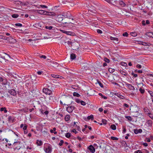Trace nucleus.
Returning <instances> with one entry per match:
<instances>
[{"label":"nucleus","mask_w":153,"mask_h":153,"mask_svg":"<svg viewBox=\"0 0 153 153\" xmlns=\"http://www.w3.org/2000/svg\"><path fill=\"white\" fill-rule=\"evenodd\" d=\"M104 61L105 62L107 63H109L110 62L109 59L106 58H104Z\"/></svg>","instance_id":"nucleus-51"},{"label":"nucleus","mask_w":153,"mask_h":153,"mask_svg":"<svg viewBox=\"0 0 153 153\" xmlns=\"http://www.w3.org/2000/svg\"><path fill=\"white\" fill-rule=\"evenodd\" d=\"M146 124L148 125V126H152V122L151 120H149L146 122Z\"/></svg>","instance_id":"nucleus-22"},{"label":"nucleus","mask_w":153,"mask_h":153,"mask_svg":"<svg viewBox=\"0 0 153 153\" xmlns=\"http://www.w3.org/2000/svg\"><path fill=\"white\" fill-rule=\"evenodd\" d=\"M44 149L46 153H51L52 149L51 146L50 144L46 143L44 145Z\"/></svg>","instance_id":"nucleus-2"},{"label":"nucleus","mask_w":153,"mask_h":153,"mask_svg":"<svg viewBox=\"0 0 153 153\" xmlns=\"http://www.w3.org/2000/svg\"><path fill=\"white\" fill-rule=\"evenodd\" d=\"M10 42L13 43H15L16 42V41L15 39L13 38L12 37L10 38Z\"/></svg>","instance_id":"nucleus-34"},{"label":"nucleus","mask_w":153,"mask_h":153,"mask_svg":"<svg viewBox=\"0 0 153 153\" xmlns=\"http://www.w3.org/2000/svg\"><path fill=\"white\" fill-rule=\"evenodd\" d=\"M37 7L39 8H40V7L47 8L48 7L45 5H41L39 7Z\"/></svg>","instance_id":"nucleus-36"},{"label":"nucleus","mask_w":153,"mask_h":153,"mask_svg":"<svg viewBox=\"0 0 153 153\" xmlns=\"http://www.w3.org/2000/svg\"><path fill=\"white\" fill-rule=\"evenodd\" d=\"M23 143L19 141L15 142L13 144V149L15 151H18L22 146Z\"/></svg>","instance_id":"nucleus-1"},{"label":"nucleus","mask_w":153,"mask_h":153,"mask_svg":"<svg viewBox=\"0 0 153 153\" xmlns=\"http://www.w3.org/2000/svg\"><path fill=\"white\" fill-rule=\"evenodd\" d=\"M28 108L27 107H25V108L21 109L20 111H23L24 112H26L28 111Z\"/></svg>","instance_id":"nucleus-25"},{"label":"nucleus","mask_w":153,"mask_h":153,"mask_svg":"<svg viewBox=\"0 0 153 153\" xmlns=\"http://www.w3.org/2000/svg\"><path fill=\"white\" fill-rule=\"evenodd\" d=\"M6 60V57L5 56H3L1 55L0 57V62L2 63L4 61Z\"/></svg>","instance_id":"nucleus-15"},{"label":"nucleus","mask_w":153,"mask_h":153,"mask_svg":"<svg viewBox=\"0 0 153 153\" xmlns=\"http://www.w3.org/2000/svg\"><path fill=\"white\" fill-rule=\"evenodd\" d=\"M123 36L127 37L128 36V34L127 33V32H125V33H123Z\"/></svg>","instance_id":"nucleus-47"},{"label":"nucleus","mask_w":153,"mask_h":153,"mask_svg":"<svg viewBox=\"0 0 153 153\" xmlns=\"http://www.w3.org/2000/svg\"><path fill=\"white\" fill-rule=\"evenodd\" d=\"M125 83L128 88L129 90L134 91L135 90V88L134 86L132 85H131L128 84L127 82H126Z\"/></svg>","instance_id":"nucleus-7"},{"label":"nucleus","mask_w":153,"mask_h":153,"mask_svg":"<svg viewBox=\"0 0 153 153\" xmlns=\"http://www.w3.org/2000/svg\"><path fill=\"white\" fill-rule=\"evenodd\" d=\"M15 120V117L13 116H9L7 117V121L9 123H13Z\"/></svg>","instance_id":"nucleus-4"},{"label":"nucleus","mask_w":153,"mask_h":153,"mask_svg":"<svg viewBox=\"0 0 153 153\" xmlns=\"http://www.w3.org/2000/svg\"><path fill=\"white\" fill-rule=\"evenodd\" d=\"M72 132L74 133L75 134H76L77 133V132L76 131L75 129H73L72 131Z\"/></svg>","instance_id":"nucleus-60"},{"label":"nucleus","mask_w":153,"mask_h":153,"mask_svg":"<svg viewBox=\"0 0 153 153\" xmlns=\"http://www.w3.org/2000/svg\"><path fill=\"white\" fill-rule=\"evenodd\" d=\"M48 14L46 15H55V13H52V12H48Z\"/></svg>","instance_id":"nucleus-37"},{"label":"nucleus","mask_w":153,"mask_h":153,"mask_svg":"<svg viewBox=\"0 0 153 153\" xmlns=\"http://www.w3.org/2000/svg\"><path fill=\"white\" fill-rule=\"evenodd\" d=\"M27 126L26 124H25L23 128V130L24 131V130H26L27 129Z\"/></svg>","instance_id":"nucleus-46"},{"label":"nucleus","mask_w":153,"mask_h":153,"mask_svg":"<svg viewBox=\"0 0 153 153\" xmlns=\"http://www.w3.org/2000/svg\"><path fill=\"white\" fill-rule=\"evenodd\" d=\"M148 114L150 117L153 120V114H150V113H148Z\"/></svg>","instance_id":"nucleus-50"},{"label":"nucleus","mask_w":153,"mask_h":153,"mask_svg":"<svg viewBox=\"0 0 153 153\" xmlns=\"http://www.w3.org/2000/svg\"><path fill=\"white\" fill-rule=\"evenodd\" d=\"M153 34V32H148L146 33V35L148 36L149 37H152Z\"/></svg>","instance_id":"nucleus-19"},{"label":"nucleus","mask_w":153,"mask_h":153,"mask_svg":"<svg viewBox=\"0 0 153 153\" xmlns=\"http://www.w3.org/2000/svg\"><path fill=\"white\" fill-rule=\"evenodd\" d=\"M70 13L69 12H66L62 14V16L64 18H68L69 16Z\"/></svg>","instance_id":"nucleus-13"},{"label":"nucleus","mask_w":153,"mask_h":153,"mask_svg":"<svg viewBox=\"0 0 153 153\" xmlns=\"http://www.w3.org/2000/svg\"><path fill=\"white\" fill-rule=\"evenodd\" d=\"M64 143V141L62 140H61L60 141V142L59 143V145L60 146H62Z\"/></svg>","instance_id":"nucleus-42"},{"label":"nucleus","mask_w":153,"mask_h":153,"mask_svg":"<svg viewBox=\"0 0 153 153\" xmlns=\"http://www.w3.org/2000/svg\"><path fill=\"white\" fill-rule=\"evenodd\" d=\"M149 92L151 96L153 97V92L151 91H149Z\"/></svg>","instance_id":"nucleus-56"},{"label":"nucleus","mask_w":153,"mask_h":153,"mask_svg":"<svg viewBox=\"0 0 153 153\" xmlns=\"http://www.w3.org/2000/svg\"><path fill=\"white\" fill-rule=\"evenodd\" d=\"M15 25L16 26L19 27H21L22 25L20 23H16Z\"/></svg>","instance_id":"nucleus-49"},{"label":"nucleus","mask_w":153,"mask_h":153,"mask_svg":"<svg viewBox=\"0 0 153 153\" xmlns=\"http://www.w3.org/2000/svg\"><path fill=\"white\" fill-rule=\"evenodd\" d=\"M51 76L55 78H59V76L58 75H55V74H51Z\"/></svg>","instance_id":"nucleus-28"},{"label":"nucleus","mask_w":153,"mask_h":153,"mask_svg":"<svg viewBox=\"0 0 153 153\" xmlns=\"http://www.w3.org/2000/svg\"><path fill=\"white\" fill-rule=\"evenodd\" d=\"M139 91H140L141 93L143 94L145 92V90L144 89L142 88H140L139 89Z\"/></svg>","instance_id":"nucleus-29"},{"label":"nucleus","mask_w":153,"mask_h":153,"mask_svg":"<svg viewBox=\"0 0 153 153\" xmlns=\"http://www.w3.org/2000/svg\"><path fill=\"white\" fill-rule=\"evenodd\" d=\"M12 16L13 18H16L19 16V15L17 14H14L12 15Z\"/></svg>","instance_id":"nucleus-39"},{"label":"nucleus","mask_w":153,"mask_h":153,"mask_svg":"<svg viewBox=\"0 0 153 153\" xmlns=\"http://www.w3.org/2000/svg\"><path fill=\"white\" fill-rule=\"evenodd\" d=\"M120 4L123 7H124L126 5L125 4L123 1L120 0Z\"/></svg>","instance_id":"nucleus-30"},{"label":"nucleus","mask_w":153,"mask_h":153,"mask_svg":"<svg viewBox=\"0 0 153 153\" xmlns=\"http://www.w3.org/2000/svg\"><path fill=\"white\" fill-rule=\"evenodd\" d=\"M97 32L98 33H102V31L101 30H99V29L97 30Z\"/></svg>","instance_id":"nucleus-57"},{"label":"nucleus","mask_w":153,"mask_h":153,"mask_svg":"<svg viewBox=\"0 0 153 153\" xmlns=\"http://www.w3.org/2000/svg\"><path fill=\"white\" fill-rule=\"evenodd\" d=\"M142 132V130L141 129H134V132L136 134H137L138 133H141Z\"/></svg>","instance_id":"nucleus-18"},{"label":"nucleus","mask_w":153,"mask_h":153,"mask_svg":"<svg viewBox=\"0 0 153 153\" xmlns=\"http://www.w3.org/2000/svg\"><path fill=\"white\" fill-rule=\"evenodd\" d=\"M60 30L62 33H65L67 35H70L72 36H75L76 35L75 33L73 32L70 31H67L63 30Z\"/></svg>","instance_id":"nucleus-3"},{"label":"nucleus","mask_w":153,"mask_h":153,"mask_svg":"<svg viewBox=\"0 0 153 153\" xmlns=\"http://www.w3.org/2000/svg\"><path fill=\"white\" fill-rule=\"evenodd\" d=\"M40 111L42 114H45L46 115H47L48 113V111L47 110V108L45 107H42L40 110Z\"/></svg>","instance_id":"nucleus-5"},{"label":"nucleus","mask_w":153,"mask_h":153,"mask_svg":"<svg viewBox=\"0 0 153 153\" xmlns=\"http://www.w3.org/2000/svg\"><path fill=\"white\" fill-rule=\"evenodd\" d=\"M134 153H149V152L146 149H144L142 151L138 150L135 151Z\"/></svg>","instance_id":"nucleus-9"},{"label":"nucleus","mask_w":153,"mask_h":153,"mask_svg":"<svg viewBox=\"0 0 153 153\" xmlns=\"http://www.w3.org/2000/svg\"><path fill=\"white\" fill-rule=\"evenodd\" d=\"M70 57L71 59L73 60L75 59L76 58V56L75 54L74 53H72L71 54Z\"/></svg>","instance_id":"nucleus-21"},{"label":"nucleus","mask_w":153,"mask_h":153,"mask_svg":"<svg viewBox=\"0 0 153 153\" xmlns=\"http://www.w3.org/2000/svg\"><path fill=\"white\" fill-rule=\"evenodd\" d=\"M98 83L99 84V85L102 88H103V84L100 82H98Z\"/></svg>","instance_id":"nucleus-59"},{"label":"nucleus","mask_w":153,"mask_h":153,"mask_svg":"<svg viewBox=\"0 0 153 153\" xmlns=\"http://www.w3.org/2000/svg\"><path fill=\"white\" fill-rule=\"evenodd\" d=\"M42 91L46 94L50 95L52 94V91L51 90L48 88H43L42 90Z\"/></svg>","instance_id":"nucleus-6"},{"label":"nucleus","mask_w":153,"mask_h":153,"mask_svg":"<svg viewBox=\"0 0 153 153\" xmlns=\"http://www.w3.org/2000/svg\"><path fill=\"white\" fill-rule=\"evenodd\" d=\"M81 100H80L79 99H76L75 100V101L77 103H80Z\"/></svg>","instance_id":"nucleus-54"},{"label":"nucleus","mask_w":153,"mask_h":153,"mask_svg":"<svg viewBox=\"0 0 153 153\" xmlns=\"http://www.w3.org/2000/svg\"><path fill=\"white\" fill-rule=\"evenodd\" d=\"M131 35L133 36H137V34L135 32H132L131 33Z\"/></svg>","instance_id":"nucleus-43"},{"label":"nucleus","mask_w":153,"mask_h":153,"mask_svg":"<svg viewBox=\"0 0 153 153\" xmlns=\"http://www.w3.org/2000/svg\"><path fill=\"white\" fill-rule=\"evenodd\" d=\"M108 71L111 73H112L114 71V70L113 69H112L111 68H109L108 69Z\"/></svg>","instance_id":"nucleus-48"},{"label":"nucleus","mask_w":153,"mask_h":153,"mask_svg":"<svg viewBox=\"0 0 153 153\" xmlns=\"http://www.w3.org/2000/svg\"><path fill=\"white\" fill-rule=\"evenodd\" d=\"M123 131L122 133L123 134H125L126 131V129L125 126H123Z\"/></svg>","instance_id":"nucleus-38"},{"label":"nucleus","mask_w":153,"mask_h":153,"mask_svg":"<svg viewBox=\"0 0 153 153\" xmlns=\"http://www.w3.org/2000/svg\"><path fill=\"white\" fill-rule=\"evenodd\" d=\"M73 96L77 97H79L80 95L77 92H74L73 93Z\"/></svg>","instance_id":"nucleus-33"},{"label":"nucleus","mask_w":153,"mask_h":153,"mask_svg":"<svg viewBox=\"0 0 153 153\" xmlns=\"http://www.w3.org/2000/svg\"><path fill=\"white\" fill-rule=\"evenodd\" d=\"M37 13L41 15H47L48 14V11L43 10H38L37 11Z\"/></svg>","instance_id":"nucleus-11"},{"label":"nucleus","mask_w":153,"mask_h":153,"mask_svg":"<svg viewBox=\"0 0 153 153\" xmlns=\"http://www.w3.org/2000/svg\"><path fill=\"white\" fill-rule=\"evenodd\" d=\"M111 139L114 140H118V138L117 137H114L112 136L111 137Z\"/></svg>","instance_id":"nucleus-40"},{"label":"nucleus","mask_w":153,"mask_h":153,"mask_svg":"<svg viewBox=\"0 0 153 153\" xmlns=\"http://www.w3.org/2000/svg\"><path fill=\"white\" fill-rule=\"evenodd\" d=\"M131 75L133 76L134 77H137V74H134L133 72H132Z\"/></svg>","instance_id":"nucleus-53"},{"label":"nucleus","mask_w":153,"mask_h":153,"mask_svg":"<svg viewBox=\"0 0 153 153\" xmlns=\"http://www.w3.org/2000/svg\"><path fill=\"white\" fill-rule=\"evenodd\" d=\"M71 134L70 133H67L65 134V137L68 138L71 137Z\"/></svg>","instance_id":"nucleus-27"},{"label":"nucleus","mask_w":153,"mask_h":153,"mask_svg":"<svg viewBox=\"0 0 153 153\" xmlns=\"http://www.w3.org/2000/svg\"><path fill=\"white\" fill-rule=\"evenodd\" d=\"M41 58H43L44 59H45L46 58V57L45 55H42L40 56Z\"/></svg>","instance_id":"nucleus-64"},{"label":"nucleus","mask_w":153,"mask_h":153,"mask_svg":"<svg viewBox=\"0 0 153 153\" xmlns=\"http://www.w3.org/2000/svg\"><path fill=\"white\" fill-rule=\"evenodd\" d=\"M110 39L111 40H115L117 41H118V38L116 37H113L112 36L110 37Z\"/></svg>","instance_id":"nucleus-31"},{"label":"nucleus","mask_w":153,"mask_h":153,"mask_svg":"<svg viewBox=\"0 0 153 153\" xmlns=\"http://www.w3.org/2000/svg\"><path fill=\"white\" fill-rule=\"evenodd\" d=\"M75 107L74 106H71L68 107L66 108V110L69 113H71L75 109Z\"/></svg>","instance_id":"nucleus-8"},{"label":"nucleus","mask_w":153,"mask_h":153,"mask_svg":"<svg viewBox=\"0 0 153 153\" xmlns=\"http://www.w3.org/2000/svg\"><path fill=\"white\" fill-rule=\"evenodd\" d=\"M8 92L12 95L15 96L16 94V93L15 90L14 89H12L9 91Z\"/></svg>","instance_id":"nucleus-14"},{"label":"nucleus","mask_w":153,"mask_h":153,"mask_svg":"<svg viewBox=\"0 0 153 153\" xmlns=\"http://www.w3.org/2000/svg\"><path fill=\"white\" fill-rule=\"evenodd\" d=\"M52 66L54 67H56L58 66V64L56 62H53L52 63Z\"/></svg>","instance_id":"nucleus-24"},{"label":"nucleus","mask_w":153,"mask_h":153,"mask_svg":"<svg viewBox=\"0 0 153 153\" xmlns=\"http://www.w3.org/2000/svg\"><path fill=\"white\" fill-rule=\"evenodd\" d=\"M87 118L88 120H90L91 119H93V115H91L89 116H88L87 117Z\"/></svg>","instance_id":"nucleus-44"},{"label":"nucleus","mask_w":153,"mask_h":153,"mask_svg":"<svg viewBox=\"0 0 153 153\" xmlns=\"http://www.w3.org/2000/svg\"><path fill=\"white\" fill-rule=\"evenodd\" d=\"M70 115H66L65 117V120L66 121H68L70 120Z\"/></svg>","instance_id":"nucleus-20"},{"label":"nucleus","mask_w":153,"mask_h":153,"mask_svg":"<svg viewBox=\"0 0 153 153\" xmlns=\"http://www.w3.org/2000/svg\"><path fill=\"white\" fill-rule=\"evenodd\" d=\"M63 18L64 17L62 16V15H59L57 16L56 20L59 22H61L63 20Z\"/></svg>","instance_id":"nucleus-12"},{"label":"nucleus","mask_w":153,"mask_h":153,"mask_svg":"<svg viewBox=\"0 0 153 153\" xmlns=\"http://www.w3.org/2000/svg\"><path fill=\"white\" fill-rule=\"evenodd\" d=\"M111 128L113 130H115L116 128V126L114 124L111 125Z\"/></svg>","instance_id":"nucleus-32"},{"label":"nucleus","mask_w":153,"mask_h":153,"mask_svg":"<svg viewBox=\"0 0 153 153\" xmlns=\"http://www.w3.org/2000/svg\"><path fill=\"white\" fill-rule=\"evenodd\" d=\"M115 95L116 96H117V97H118L121 99H124L125 98V97L123 96H122L120 94L118 93H116L115 94Z\"/></svg>","instance_id":"nucleus-17"},{"label":"nucleus","mask_w":153,"mask_h":153,"mask_svg":"<svg viewBox=\"0 0 153 153\" xmlns=\"http://www.w3.org/2000/svg\"><path fill=\"white\" fill-rule=\"evenodd\" d=\"M80 103H81V105L83 106L85 105L86 104V103H85V102L82 100H81Z\"/></svg>","instance_id":"nucleus-45"},{"label":"nucleus","mask_w":153,"mask_h":153,"mask_svg":"<svg viewBox=\"0 0 153 153\" xmlns=\"http://www.w3.org/2000/svg\"><path fill=\"white\" fill-rule=\"evenodd\" d=\"M56 128L55 127H54L53 128V129H51L50 132L51 133H54V134H56L57 132L56 131Z\"/></svg>","instance_id":"nucleus-16"},{"label":"nucleus","mask_w":153,"mask_h":153,"mask_svg":"<svg viewBox=\"0 0 153 153\" xmlns=\"http://www.w3.org/2000/svg\"><path fill=\"white\" fill-rule=\"evenodd\" d=\"M125 118L129 121H131L132 120V118L130 116H126Z\"/></svg>","instance_id":"nucleus-35"},{"label":"nucleus","mask_w":153,"mask_h":153,"mask_svg":"<svg viewBox=\"0 0 153 153\" xmlns=\"http://www.w3.org/2000/svg\"><path fill=\"white\" fill-rule=\"evenodd\" d=\"M88 149L92 153H94L95 152V149L92 145H90L88 147Z\"/></svg>","instance_id":"nucleus-10"},{"label":"nucleus","mask_w":153,"mask_h":153,"mask_svg":"<svg viewBox=\"0 0 153 153\" xmlns=\"http://www.w3.org/2000/svg\"><path fill=\"white\" fill-rule=\"evenodd\" d=\"M121 64L123 66H127V64L124 62H122L121 63Z\"/></svg>","instance_id":"nucleus-41"},{"label":"nucleus","mask_w":153,"mask_h":153,"mask_svg":"<svg viewBox=\"0 0 153 153\" xmlns=\"http://www.w3.org/2000/svg\"><path fill=\"white\" fill-rule=\"evenodd\" d=\"M0 111H4L5 113H6L7 112V110L5 107H2L0 108Z\"/></svg>","instance_id":"nucleus-23"},{"label":"nucleus","mask_w":153,"mask_h":153,"mask_svg":"<svg viewBox=\"0 0 153 153\" xmlns=\"http://www.w3.org/2000/svg\"><path fill=\"white\" fill-rule=\"evenodd\" d=\"M123 106L125 107L126 108H128L129 107V105L127 104L126 103H124V104Z\"/></svg>","instance_id":"nucleus-63"},{"label":"nucleus","mask_w":153,"mask_h":153,"mask_svg":"<svg viewBox=\"0 0 153 153\" xmlns=\"http://www.w3.org/2000/svg\"><path fill=\"white\" fill-rule=\"evenodd\" d=\"M136 67L137 68H141V65H139V64H137V65H136Z\"/></svg>","instance_id":"nucleus-62"},{"label":"nucleus","mask_w":153,"mask_h":153,"mask_svg":"<svg viewBox=\"0 0 153 153\" xmlns=\"http://www.w3.org/2000/svg\"><path fill=\"white\" fill-rule=\"evenodd\" d=\"M102 123L104 124H106L107 123V121L105 120L102 119Z\"/></svg>","instance_id":"nucleus-52"},{"label":"nucleus","mask_w":153,"mask_h":153,"mask_svg":"<svg viewBox=\"0 0 153 153\" xmlns=\"http://www.w3.org/2000/svg\"><path fill=\"white\" fill-rule=\"evenodd\" d=\"M45 27L46 29H48L49 30H51L52 28H53V27L52 26H49V27H48V26H46Z\"/></svg>","instance_id":"nucleus-55"},{"label":"nucleus","mask_w":153,"mask_h":153,"mask_svg":"<svg viewBox=\"0 0 153 153\" xmlns=\"http://www.w3.org/2000/svg\"><path fill=\"white\" fill-rule=\"evenodd\" d=\"M67 43L68 44V45H71V44H72V42H71V41H67V42H65V43Z\"/></svg>","instance_id":"nucleus-58"},{"label":"nucleus","mask_w":153,"mask_h":153,"mask_svg":"<svg viewBox=\"0 0 153 153\" xmlns=\"http://www.w3.org/2000/svg\"><path fill=\"white\" fill-rule=\"evenodd\" d=\"M36 144L40 146L42 145L43 143L42 141L37 140L36 141Z\"/></svg>","instance_id":"nucleus-26"},{"label":"nucleus","mask_w":153,"mask_h":153,"mask_svg":"<svg viewBox=\"0 0 153 153\" xmlns=\"http://www.w3.org/2000/svg\"><path fill=\"white\" fill-rule=\"evenodd\" d=\"M76 128H77V129L78 130H79L80 129L79 126L77 125H76Z\"/></svg>","instance_id":"nucleus-61"}]
</instances>
